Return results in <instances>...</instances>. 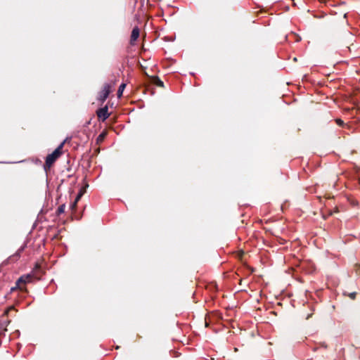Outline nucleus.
<instances>
[{
	"label": "nucleus",
	"mask_w": 360,
	"mask_h": 360,
	"mask_svg": "<svg viewBox=\"0 0 360 360\" xmlns=\"http://www.w3.org/2000/svg\"><path fill=\"white\" fill-rule=\"evenodd\" d=\"M125 86H126L125 84H122L119 86L118 91H117V95L119 97H120L122 95V93H123V91H124Z\"/></svg>",
	"instance_id": "nucleus-6"
},
{
	"label": "nucleus",
	"mask_w": 360,
	"mask_h": 360,
	"mask_svg": "<svg viewBox=\"0 0 360 360\" xmlns=\"http://www.w3.org/2000/svg\"><path fill=\"white\" fill-rule=\"evenodd\" d=\"M78 202V200H77L76 199L75 200V201L70 205V208L73 210L76 208V206H77V204Z\"/></svg>",
	"instance_id": "nucleus-9"
},
{
	"label": "nucleus",
	"mask_w": 360,
	"mask_h": 360,
	"mask_svg": "<svg viewBox=\"0 0 360 360\" xmlns=\"http://www.w3.org/2000/svg\"><path fill=\"white\" fill-rule=\"evenodd\" d=\"M65 205H60V206L58 207V212L59 213H63V212H64V211H65Z\"/></svg>",
	"instance_id": "nucleus-8"
},
{
	"label": "nucleus",
	"mask_w": 360,
	"mask_h": 360,
	"mask_svg": "<svg viewBox=\"0 0 360 360\" xmlns=\"http://www.w3.org/2000/svg\"><path fill=\"white\" fill-rule=\"evenodd\" d=\"M13 309V307H10V308H9V309L6 311V314H7V313L8 312V310H10V309Z\"/></svg>",
	"instance_id": "nucleus-12"
},
{
	"label": "nucleus",
	"mask_w": 360,
	"mask_h": 360,
	"mask_svg": "<svg viewBox=\"0 0 360 360\" xmlns=\"http://www.w3.org/2000/svg\"><path fill=\"white\" fill-rule=\"evenodd\" d=\"M349 297L352 299H354L355 297V292H352L349 295Z\"/></svg>",
	"instance_id": "nucleus-11"
},
{
	"label": "nucleus",
	"mask_w": 360,
	"mask_h": 360,
	"mask_svg": "<svg viewBox=\"0 0 360 360\" xmlns=\"http://www.w3.org/2000/svg\"><path fill=\"white\" fill-rule=\"evenodd\" d=\"M139 37V29L136 27L132 30L131 34V44H134V41L137 40V39Z\"/></svg>",
	"instance_id": "nucleus-5"
},
{
	"label": "nucleus",
	"mask_w": 360,
	"mask_h": 360,
	"mask_svg": "<svg viewBox=\"0 0 360 360\" xmlns=\"http://www.w3.org/2000/svg\"><path fill=\"white\" fill-rule=\"evenodd\" d=\"M85 191H85L84 188H81L75 199L79 201L80 200V198H82V196L85 193Z\"/></svg>",
	"instance_id": "nucleus-7"
},
{
	"label": "nucleus",
	"mask_w": 360,
	"mask_h": 360,
	"mask_svg": "<svg viewBox=\"0 0 360 360\" xmlns=\"http://www.w3.org/2000/svg\"><path fill=\"white\" fill-rule=\"evenodd\" d=\"M65 141L62 142L56 149L55 150L49 154L46 159V166L48 167H51L53 162L56 160L57 158L61 155V150L64 146Z\"/></svg>",
	"instance_id": "nucleus-1"
},
{
	"label": "nucleus",
	"mask_w": 360,
	"mask_h": 360,
	"mask_svg": "<svg viewBox=\"0 0 360 360\" xmlns=\"http://www.w3.org/2000/svg\"><path fill=\"white\" fill-rule=\"evenodd\" d=\"M97 115L103 121H105L106 119H108L109 117V113L108 112V107L105 106L104 108L98 109L97 111Z\"/></svg>",
	"instance_id": "nucleus-3"
},
{
	"label": "nucleus",
	"mask_w": 360,
	"mask_h": 360,
	"mask_svg": "<svg viewBox=\"0 0 360 360\" xmlns=\"http://www.w3.org/2000/svg\"><path fill=\"white\" fill-rule=\"evenodd\" d=\"M159 85L163 86L162 82H160Z\"/></svg>",
	"instance_id": "nucleus-13"
},
{
	"label": "nucleus",
	"mask_w": 360,
	"mask_h": 360,
	"mask_svg": "<svg viewBox=\"0 0 360 360\" xmlns=\"http://www.w3.org/2000/svg\"><path fill=\"white\" fill-rule=\"evenodd\" d=\"M336 122H337V123H338V124H339V125H342V123H343L342 120H340V119L336 120Z\"/></svg>",
	"instance_id": "nucleus-10"
},
{
	"label": "nucleus",
	"mask_w": 360,
	"mask_h": 360,
	"mask_svg": "<svg viewBox=\"0 0 360 360\" xmlns=\"http://www.w3.org/2000/svg\"><path fill=\"white\" fill-rule=\"evenodd\" d=\"M110 92V86L109 84H105L102 91L100 93L99 100L101 101H105Z\"/></svg>",
	"instance_id": "nucleus-2"
},
{
	"label": "nucleus",
	"mask_w": 360,
	"mask_h": 360,
	"mask_svg": "<svg viewBox=\"0 0 360 360\" xmlns=\"http://www.w3.org/2000/svg\"><path fill=\"white\" fill-rule=\"evenodd\" d=\"M32 280V276L30 274H27L22 276L18 278V280L16 282V284L18 285H20V283H27L31 282Z\"/></svg>",
	"instance_id": "nucleus-4"
}]
</instances>
